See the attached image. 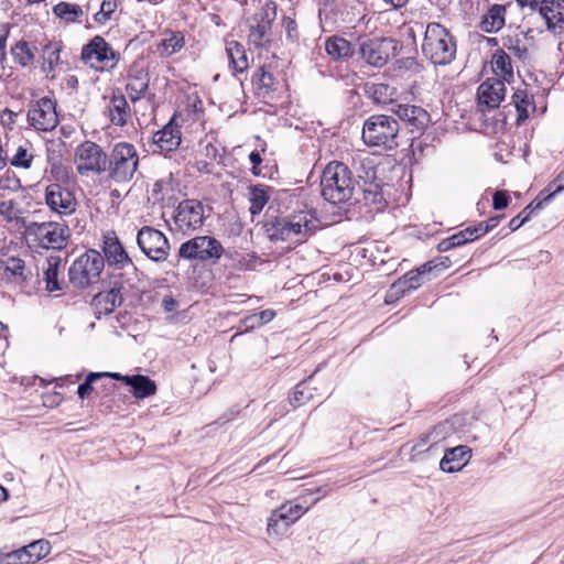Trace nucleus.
<instances>
[{
    "label": "nucleus",
    "mask_w": 564,
    "mask_h": 564,
    "mask_svg": "<svg viewBox=\"0 0 564 564\" xmlns=\"http://www.w3.org/2000/svg\"><path fill=\"white\" fill-rule=\"evenodd\" d=\"M357 181L348 165L339 161L329 162L321 178L322 196L333 205L350 202L356 192Z\"/></svg>",
    "instance_id": "obj_1"
},
{
    "label": "nucleus",
    "mask_w": 564,
    "mask_h": 564,
    "mask_svg": "<svg viewBox=\"0 0 564 564\" xmlns=\"http://www.w3.org/2000/svg\"><path fill=\"white\" fill-rule=\"evenodd\" d=\"M399 132L400 124L393 116L372 115L364 122L361 138L368 147L391 151L400 145Z\"/></svg>",
    "instance_id": "obj_2"
},
{
    "label": "nucleus",
    "mask_w": 564,
    "mask_h": 564,
    "mask_svg": "<svg viewBox=\"0 0 564 564\" xmlns=\"http://www.w3.org/2000/svg\"><path fill=\"white\" fill-rule=\"evenodd\" d=\"M456 40L442 24L431 22L426 25L422 52L434 65H447L456 56Z\"/></svg>",
    "instance_id": "obj_3"
},
{
    "label": "nucleus",
    "mask_w": 564,
    "mask_h": 564,
    "mask_svg": "<svg viewBox=\"0 0 564 564\" xmlns=\"http://www.w3.org/2000/svg\"><path fill=\"white\" fill-rule=\"evenodd\" d=\"M139 166L135 147L128 142H118L108 155V176L116 183L130 182Z\"/></svg>",
    "instance_id": "obj_4"
},
{
    "label": "nucleus",
    "mask_w": 564,
    "mask_h": 564,
    "mask_svg": "<svg viewBox=\"0 0 564 564\" xmlns=\"http://www.w3.org/2000/svg\"><path fill=\"white\" fill-rule=\"evenodd\" d=\"M120 53L101 36L95 35L82 48L80 61L96 72H110L117 67Z\"/></svg>",
    "instance_id": "obj_5"
},
{
    "label": "nucleus",
    "mask_w": 564,
    "mask_h": 564,
    "mask_svg": "<svg viewBox=\"0 0 564 564\" xmlns=\"http://www.w3.org/2000/svg\"><path fill=\"white\" fill-rule=\"evenodd\" d=\"M104 268L105 259L101 253L95 249H89L69 267V282L76 289H86L99 280Z\"/></svg>",
    "instance_id": "obj_6"
},
{
    "label": "nucleus",
    "mask_w": 564,
    "mask_h": 564,
    "mask_svg": "<svg viewBox=\"0 0 564 564\" xmlns=\"http://www.w3.org/2000/svg\"><path fill=\"white\" fill-rule=\"evenodd\" d=\"M224 251L223 245L215 237L196 236L180 246L177 257L187 261L217 263Z\"/></svg>",
    "instance_id": "obj_7"
},
{
    "label": "nucleus",
    "mask_w": 564,
    "mask_h": 564,
    "mask_svg": "<svg viewBox=\"0 0 564 564\" xmlns=\"http://www.w3.org/2000/svg\"><path fill=\"white\" fill-rule=\"evenodd\" d=\"M26 234L33 237L40 247L56 250L66 247L70 236L67 225L55 221L31 223L26 227Z\"/></svg>",
    "instance_id": "obj_8"
},
{
    "label": "nucleus",
    "mask_w": 564,
    "mask_h": 564,
    "mask_svg": "<svg viewBox=\"0 0 564 564\" xmlns=\"http://www.w3.org/2000/svg\"><path fill=\"white\" fill-rule=\"evenodd\" d=\"M74 161L80 175H100L107 171L108 155L99 144L87 140L76 148Z\"/></svg>",
    "instance_id": "obj_9"
},
{
    "label": "nucleus",
    "mask_w": 564,
    "mask_h": 564,
    "mask_svg": "<svg viewBox=\"0 0 564 564\" xmlns=\"http://www.w3.org/2000/svg\"><path fill=\"white\" fill-rule=\"evenodd\" d=\"M140 250L152 261L163 262L170 254V242L165 235L150 226L142 227L137 235Z\"/></svg>",
    "instance_id": "obj_10"
},
{
    "label": "nucleus",
    "mask_w": 564,
    "mask_h": 564,
    "mask_svg": "<svg viewBox=\"0 0 564 564\" xmlns=\"http://www.w3.org/2000/svg\"><path fill=\"white\" fill-rule=\"evenodd\" d=\"M310 506H304L300 500H292L274 509L268 519V532L270 535H281L306 511Z\"/></svg>",
    "instance_id": "obj_11"
},
{
    "label": "nucleus",
    "mask_w": 564,
    "mask_h": 564,
    "mask_svg": "<svg viewBox=\"0 0 564 564\" xmlns=\"http://www.w3.org/2000/svg\"><path fill=\"white\" fill-rule=\"evenodd\" d=\"M175 229L182 234L199 229L204 224V206L197 199L182 200L173 215Z\"/></svg>",
    "instance_id": "obj_12"
},
{
    "label": "nucleus",
    "mask_w": 564,
    "mask_h": 564,
    "mask_svg": "<svg viewBox=\"0 0 564 564\" xmlns=\"http://www.w3.org/2000/svg\"><path fill=\"white\" fill-rule=\"evenodd\" d=\"M28 121L37 131H52L58 124L56 104L47 97L40 98L30 106Z\"/></svg>",
    "instance_id": "obj_13"
},
{
    "label": "nucleus",
    "mask_w": 564,
    "mask_h": 564,
    "mask_svg": "<svg viewBox=\"0 0 564 564\" xmlns=\"http://www.w3.org/2000/svg\"><path fill=\"white\" fill-rule=\"evenodd\" d=\"M45 203L52 212L61 216L72 215L77 207L73 192L58 183H52L46 186Z\"/></svg>",
    "instance_id": "obj_14"
},
{
    "label": "nucleus",
    "mask_w": 564,
    "mask_h": 564,
    "mask_svg": "<svg viewBox=\"0 0 564 564\" xmlns=\"http://www.w3.org/2000/svg\"><path fill=\"white\" fill-rule=\"evenodd\" d=\"M362 166L367 167L366 175H358L357 186L362 193V199L367 205H376L381 209L386 205L382 187L376 180V171L371 160H367V164L362 162Z\"/></svg>",
    "instance_id": "obj_15"
},
{
    "label": "nucleus",
    "mask_w": 564,
    "mask_h": 564,
    "mask_svg": "<svg viewBox=\"0 0 564 564\" xmlns=\"http://www.w3.org/2000/svg\"><path fill=\"white\" fill-rule=\"evenodd\" d=\"M506 94L505 83L498 78H488L480 84L477 90L478 108L486 115L487 111L499 107Z\"/></svg>",
    "instance_id": "obj_16"
},
{
    "label": "nucleus",
    "mask_w": 564,
    "mask_h": 564,
    "mask_svg": "<svg viewBox=\"0 0 564 564\" xmlns=\"http://www.w3.org/2000/svg\"><path fill=\"white\" fill-rule=\"evenodd\" d=\"M392 48H394L392 40L375 37L361 42L359 52L367 64L382 67L388 62Z\"/></svg>",
    "instance_id": "obj_17"
},
{
    "label": "nucleus",
    "mask_w": 564,
    "mask_h": 564,
    "mask_svg": "<svg viewBox=\"0 0 564 564\" xmlns=\"http://www.w3.org/2000/svg\"><path fill=\"white\" fill-rule=\"evenodd\" d=\"M102 238L104 259L107 260L109 268L116 269L133 263L113 230L104 234Z\"/></svg>",
    "instance_id": "obj_18"
},
{
    "label": "nucleus",
    "mask_w": 564,
    "mask_h": 564,
    "mask_svg": "<svg viewBox=\"0 0 564 564\" xmlns=\"http://www.w3.org/2000/svg\"><path fill=\"white\" fill-rule=\"evenodd\" d=\"M139 270L134 263L112 269L108 279V288L123 296L124 293L137 288Z\"/></svg>",
    "instance_id": "obj_19"
},
{
    "label": "nucleus",
    "mask_w": 564,
    "mask_h": 564,
    "mask_svg": "<svg viewBox=\"0 0 564 564\" xmlns=\"http://www.w3.org/2000/svg\"><path fill=\"white\" fill-rule=\"evenodd\" d=\"M256 24L250 26L248 34V42L256 48H269L272 41V21L268 11H264L260 15L254 18Z\"/></svg>",
    "instance_id": "obj_20"
},
{
    "label": "nucleus",
    "mask_w": 564,
    "mask_h": 564,
    "mask_svg": "<svg viewBox=\"0 0 564 564\" xmlns=\"http://www.w3.org/2000/svg\"><path fill=\"white\" fill-rule=\"evenodd\" d=\"M317 218L312 210L291 214V241L303 242L315 230Z\"/></svg>",
    "instance_id": "obj_21"
},
{
    "label": "nucleus",
    "mask_w": 564,
    "mask_h": 564,
    "mask_svg": "<svg viewBox=\"0 0 564 564\" xmlns=\"http://www.w3.org/2000/svg\"><path fill=\"white\" fill-rule=\"evenodd\" d=\"M539 11L550 32L560 34L564 31V0H542Z\"/></svg>",
    "instance_id": "obj_22"
},
{
    "label": "nucleus",
    "mask_w": 564,
    "mask_h": 564,
    "mask_svg": "<svg viewBox=\"0 0 564 564\" xmlns=\"http://www.w3.org/2000/svg\"><path fill=\"white\" fill-rule=\"evenodd\" d=\"M391 111L403 122H405L412 131L422 130L430 120L429 112L420 106L415 105H394Z\"/></svg>",
    "instance_id": "obj_23"
},
{
    "label": "nucleus",
    "mask_w": 564,
    "mask_h": 564,
    "mask_svg": "<svg viewBox=\"0 0 564 564\" xmlns=\"http://www.w3.org/2000/svg\"><path fill=\"white\" fill-rule=\"evenodd\" d=\"M111 379L123 381L126 386L132 389V393L138 399H144L155 393L156 386L153 380L142 375L123 376L118 372L110 375Z\"/></svg>",
    "instance_id": "obj_24"
},
{
    "label": "nucleus",
    "mask_w": 564,
    "mask_h": 564,
    "mask_svg": "<svg viewBox=\"0 0 564 564\" xmlns=\"http://www.w3.org/2000/svg\"><path fill=\"white\" fill-rule=\"evenodd\" d=\"M471 451L465 445L447 448L440 462V468L444 473L459 471L469 460Z\"/></svg>",
    "instance_id": "obj_25"
},
{
    "label": "nucleus",
    "mask_w": 564,
    "mask_h": 564,
    "mask_svg": "<svg viewBox=\"0 0 564 564\" xmlns=\"http://www.w3.org/2000/svg\"><path fill=\"white\" fill-rule=\"evenodd\" d=\"M122 303L123 296L110 288L107 291L97 293L91 300L94 314L97 318L111 314Z\"/></svg>",
    "instance_id": "obj_26"
},
{
    "label": "nucleus",
    "mask_w": 564,
    "mask_h": 564,
    "mask_svg": "<svg viewBox=\"0 0 564 564\" xmlns=\"http://www.w3.org/2000/svg\"><path fill=\"white\" fill-rule=\"evenodd\" d=\"M2 280L8 283L21 285L28 280L25 263L18 257H8L0 261Z\"/></svg>",
    "instance_id": "obj_27"
},
{
    "label": "nucleus",
    "mask_w": 564,
    "mask_h": 564,
    "mask_svg": "<svg viewBox=\"0 0 564 564\" xmlns=\"http://www.w3.org/2000/svg\"><path fill=\"white\" fill-rule=\"evenodd\" d=\"M181 141V130L172 120L153 137V142L159 147L161 152H172L176 150Z\"/></svg>",
    "instance_id": "obj_28"
},
{
    "label": "nucleus",
    "mask_w": 564,
    "mask_h": 564,
    "mask_svg": "<svg viewBox=\"0 0 564 564\" xmlns=\"http://www.w3.org/2000/svg\"><path fill=\"white\" fill-rule=\"evenodd\" d=\"M263 229L271 241H291V215L267 219Z\"/></svg>",
    "instance_id": "obj_29"
},
{
    "label": "nucleus",
    "mask_w": 564,
    "mask_h": 564,
    "mask_svg": "<svg viewBox=\"0 0 564 564\" xmlns=\"http://www.w3.org/2000/svg\"><path fill=\"white\" fill-rule=\"evenodd\" d=\"M506 7L502 4H492L481 17L478 28L485 33H497L506 22Z\"/></svg>",
    "instance_id": "obj_30"
},
{
    "label": "nucleus",
    "mask_w": 564,
    "mask_h": 564,
    "mask_svg": "<svg viewBox=\"0 0 564 564\" xmlns=\"http://www.w3.org/2000/svg\"><path fill=\"white\" fill-rule=\"evenodd\" d=\"M62 264V259L58 256H51L46 259L43 267V280L45 289L48 292L63 290L64 281L58 279V271Z\"/></svg>",
    "instance_id": "obj_31"
},
{
    "label": "nucleus",
    "mask_w": 564,
    "mask_h": 564,
    "mask_svg": "<svg viewBox=\"0 0 564 564\" xmlns=\"http://www.w3.org/2000/svg\"><path fill=\"white\" fill-rule=\"evenodd\" d=\"M126 90L129 98L135 102L140 100L149 88V73L144 69L128 75Z\"/></svg>",
    "instance_id": "obj_32"
},
{
    "label": "nucleus",
    "mask_w": 564,
    "mask_h": 564,
    "mask_svg": "<svg viewBox=\"0 0 564 564\" xmlns=\"http://www.w3.org/2000/svg\"><path fill=\"white\" fill-rule=\"evenodd\" d=\"M325 51L334 61H344L354 55L350 42L339 35H332L326 39Z\"/></svg>",
    "instance_id": "obj_33"
},
{
    "label": "nucleus",
    "mask_w": 564,
    "mask_h": 564,
    "mask_svg": "<svg viewBox=\"0 0 564 564\" xmlns=\"http://www.w3.org/2000/svg\"><path fill=\"white\" fill-rule=\"evenodd\" d=\"M226 54L229 66L237 73H243L249 64L246 50L238 41L231 40L226 42Z\"/></svg>",
    "instance_id": "obj_34"
},
{
    "label": "nucleus",
    "mask_w": 564,
    "mask_h": 564,
    "mask_svg": "<svg viewBox=\"0 0 564 564\" xmlns=\"http://www.w3.org/2000/svg\"><path fill=\"white\" fill-rule=\"evenodd\" d=\"M90 9V3H87L84 9L78 4L62 1L53 7V13L66 22H76L80 21Z\"/></svg>",
    "instance_id": "obj_35"
},
{
    "label": "nucleus",
    "mask_w": 564,
    "mask_h": 564,
    "mask_svg": "<svg viewBox=\"0 0 564 564\" xmlns=\"http://www.w3.org/2000/svg\"><path fill=\"white\" fill-rule=\"evenodd\" d=\"M110 121L119 127L127 123L130 107L126 97L121 94H113L108 106Z\"/></svg>",
    "instance_id": "obj_36"
},
{
    "label": "nucleus",
    "mask_w": 564,
    "mask_h": 564,
    "mask_svg": "<svg viewBox=\"0 0 564 564\" xmlns=\"http://www.w3.org/2000/svg\"><path fill=\"white\" fill-rule=\"evenodd\" d=\"M365 91L377 105L392 104L397 93L394 87L383 83L367 85Z\"/></svg>",
    "instance_id": "obj_37"
},
{
    "label": "nucleus",
    "mask_w": 564,
    "mask_h": 564,
    "mask_svg": "<svg viewBox=\"0 0 564 564\" xmlns=\"http://www.w3.org/2000/svg\"><path fill=\"white\" fill-rule=\"evenodd\" d=\"M271 188L267 185H251L249 187V210L251 215H258L262 212L270 199Z\"/></svg>",
    "instance_id": "obj_38"
},
{
    "label": "nucleus",
    "mask_w": 564,
    "mask_h": 564,
    "mask_svg": "<svg viewBox=\"0 0 564 564\" xmlns=\"http://www.w3.org/2000/svg\"><path fill=\"white\" fill-rule=\"evenodd\" d=\"M251 83L259 97H267L274 89V77L264 66L256 70L252 75Z\"/></svg>",
    "instance_id": "obj_39"
},
{
    "label": "nucleus",
    "mask_w": 564,
    "mask_h": 564,
    "mask_svg": "<svg viewBox=\"0 0 564 564\" xmlns=\"http://www.w3.org/2000/svg\"><path fill=\"white\" fill-rule=\"evenodd\" d=\"M185 46V37L181 32H170L169 36L158 44V52L161 56L170 57L178 53Z\"/></svg>",
    "instance_id": "obj_40"
},
{
    "label": "nucleus",
    "mask_w": 564,
    "mask_h": 564,
    "mask_svg": "<svg viewBox=\"0 0 564 564\" xmlns=\"http://www.w3.org/2000/svg\"><path fill=\"white\" fill-rule=\"evenodd\" d=\"M36 47L26 41H19L11 47L13 61L21 67L30 66L35 58Z\"/></svg>",
    "instance_id": "obj_41"
},
{
    "label": "nucleus",
    "mask_w": 564,
    "mask_h": 564,
    "mask_svg": "<svg viewBox=\"0 0 564 564\" xmlns=\"http://www.w3.org/2000/svg\"><path fill=\"white\" fill-rule=\"evenodd\" d=\"M492 69L497 75L509 80L513 77V68L510 56L503 50H497L491 61Z\"/></svg>",
    "instance_id": "obj_42"
},
{
    "label": "nucleus",
    "mask_w": 564,
    "mask_h": 564,
    "mask_svg": "<svg viewBox=\"0 0 564 564\" xmlns=\"http://www.w3.org/2000/svg\"><path fill=\"white\" fill-rule=\"evenodd\" d=\"M512 101L518 112V121L528 119L530 110H534L532 99L525 89H518L512 95Z\"/></svg>",
    "instance_id": "obj_43"
},
{
    "label": "nucleus",
    "mask_w": 564,
    "mask_h": 564,
    "mask_svg": "<svg viewBox=\"0 0 564 564\" xmlns=\"http://www.w3.org/2000/svg\"><path fill=\"white\" fill-rule=\"evenodd\" d=\"M62 52V43L61 42H51L44 46L43 50V70L46 73H52L55 70L57 65L59 64Z\"/></svg>",
    "instance_id": "obj_44"
},
{
    "label": "nucleus",
    "mask_w": 564,
    "mask_h": 564,
    "mask_svg": "<svg viewBox=\"0 0 564 564\" xmlns=\"http://www.w3.org/2000/svg\"><path fill=\"white\" fill-rule=\"evenodd\" d=\"M564 189V170L561 171L557 176L549 183V185L542 189L538 196L539 202L536 208H542L545 203H549L556 194Z\"/></svg>",
    "instance_id": "obj_45"
},
{
    "label": "nucleus",
    "mask_w": 564,
    "mask_h": 564,
    "mask_svg": "<svg viewBox=\"0 0 564 564\" xmlns=\"http://www.w3.org/2000/svg\"><path fill=\"white\" fill-rule=\"evenodd\" d=\"M25 555L30 557V564H34L51 553V544L46 540H36L30 544L22 546Z\"/></svg>",
    "instance_id": "obj_46"
},
{
    "label": "nucleus",
    "mask_w": 564,
    "mask_h": 564,
    "mask_svg": "<svg viewBox=\"0 0 564 564\" xmlns=\"http://www.w3.org/2000/svg\"><path fill=\"white\" fill-rule=\"evenodd\" d=\"M435 268H437L435 261H427L426 263L421 265L416 271H410L406 274H404L409 283L408 288H411V290H416L423 283V276L425 274L432 273Z\"/></svg>",
    "instance_id": "obj_47"
},
{
    "label": "nucleus",
    "mask_w": 564,
    "mask_h": 564,
    "mask_svg": "<svg viewBox=\"0 0 564 564\" xmlns=\"http://www.w3.org/2000/svg\"><path fill=\"white\" fill-rule=\"evenodd\" d=\"M455 432L454 423L451 421H443L438 424H436L431 431H429L427 438L432 441V444H434L436 447L437 445L449 437Z\"/></svg>",
    "instance_id": "obj_48"
},
{
    "label": "nucleus",
    "mask_w": 564,
    "mask_h": 564,
    "mask_svg": "<svg viewBox=\"0 0 564 564\" xmlns=\"http://www.w3.org/2000/svg\"><path fill=\"white\" fill-rule=\"evenodd\" d=\"M437 448L432 441L427 438V434H423L411 447L410 462L415 463L425 454L435 452Z\"/></svg>",
    "instance_id": "obj_49"
},
{
    "label": "nucleus",
    "mask_w": 564,
    "mask_h": 564,
    "mask_svg": "<svg viewBox=\"0 0 564 564\" xmlns=\"http://www.w3.org/2000/svg\"><path fill=\"white\" fill-rule=\"evenodd\" d=\"M314 397L313 388L311 387V379L304 380L300 382L293 392L292 399H290V403L294 406H301L312 400Z\"/></svg>",
    "instance_id": "obj_50"
},
{
    "label": "nucleus",
    "mask_w": 564,
    "mask_h": 564,
    "mask_svg": "<svg viewBox=\"0 0 564 564\" xmlns=\"http://www.w3.org/2000/svg\"><path fill=\"white\" fill-rule=\"evenodd\" d=\"M113 372H89L86 378H85V381L83 383H80L78 386V389H77V394L78 397L84 400L85 398H87L94 390V382H96L97 380L101 379V378H110V375H112Z\"/></svg>",
    "instance_id": "obj_51"
},
{
    "label": "nucleus",
    "mask_w": 564,
    "mask_h": 564,
    "mask_svg": "<svg viewBox=\"0 0 564 564\" xmlns=\"http://www.w3.org/2000/svg\"><path fill=\"white\" fill-rule=\"evenodd\" d=\"M118 7V0H102L99 4V11L94 14L95 22L105 24L111 19L112 13Z\"/></svg>",
    "instance_id": "obj_52"
},
{
    "label": "nucleus",
    "mask_w": 564,
    "mask_h": 564,
    "mask_svg": "<svg viewBox=\"0 0 564 564\" xmlns=\"http://www.w3.org/2000/svg\"><path fill=\"white\" fill-rule=\"evenodd\" d=\"M0 564H30V557L25 555L23 547L13 551H1Z\"/></svg>",
    "instance_id": "obj_53"
},
{
    "label": "nucleus",
    "mask_w": 564,
    "mask_h": 564,
    "mask_svg": "<svg viewBox=\"0 0 564 564\" xmlns=\"http://www.w3.org/2000/svg\"><path fill=\"white\" fill-rule=\"evenodd\" d=\"M539 199L540 198H536L533 202H531L527 207H524L517 216H514L509 221V229L511 231L518 230L522 225H524L530 219L533 210L538 209L535 206Z\"/></svg>",
    "instance_id": "obj_54"
},
{
    "label": "nucleus",
    "mask_w": 564,
    "mask_h": 564,
    "mask_svg": "<svg viewBox=\"0 0 564 564\" xmlns=\"http://www.w3.org/2000/svg\"><path fill=\"white\" fill-rule=\"evenodd\" d=\"M275 316V312L273 310H263L259 314H254L245 318V324L247 327H256L262 326L269 322H271Z\"/></svg>",
    "instance_id": "obj_55"
},
{
    "label": "nucleus",
    "mask_w": 564,
    "mask_h": 564,
    "mask_svg": "<svg viewBox=\"0 0 564 564\" xmlns=\"http://www.w3.org/2000/svg\"><path fill=\"white\" fill-rule=\"evenodd\" d=\"M33 155L28 152L23 147H19L15 154L12 156L10 163L12 166L30 169L32 165Z\"/></svg>",
    "instance_id": "obj_56"
},
{
    "label": "nucleus",
    "mask_w": 564,
    "mask_h": 564,
    "mask_svg": "<svg viewBox=\"0 0 564 564\" xmlns=\"http://www.w3.org/2000/svg\"><path fill=\"white\" fill-rule=\"evenodd\" d=\"M408 286H409V283L406 281L405 276L403 275L402 278L397 280L391 285L388 296L395 297V299L404 296L406 293L412 291L411 288H408Z\"/></svg>",
    "instance_id": "obj_57"
},
{
    "label": "nucleus",
    "mask_w": 564,
    "mask_h": 564,
    "mask_svg": "<svg viewBox=\"0 0 564 564\" xmlns=\"http://www.w3.org/2000/svg\"><path fill=\"white\" fill-rule=\"evenodd\" d=\"M510 44L505 46L508 47V50L519 59L524 61L528 57V48L524 45H521L520 39H509Z\"/></svg>",
    "instance_id": "obj_58"
},
{
    "label": "nucleus",
    "mask_w": 564,
    "mask_h": 564,
    "mask_svg": "<svg viewBox=\"0 0 564 564\" xmlns=\"http://www.w3.org/2000/svg\"><path fill=\"white\" fill-rule=\"evenodd\" d=\"M0 215L8 221L17 218V207L13 200H3L0 203Z\"/></svg>",
    "instance_id": "obj_59"
},
{
    "label": "nucleus",
    "mask_w": 564,
    "mask_h": 564,
    "mask_svg": "<svg viewBox=\"0 0 564 564\" xmlns=\"http://www.w3.org/2000/svg\"><path fill=\"white\" fill-rule=\"evenodd\" d=\"M21 182L15 176L4 175L0 177V188L8 189L10 192H18L21 189Z\"/></svg>",
    "instance_id": "obj_60"
},
{
    "label": "nucleus",
    "mask_w": 564,
    "mask_h": 564,
    "mask_svg": "<svg viewBox=\"0 0 564 564\" xmlns=\"http://www.w3.org/2000/svg\"><path fill=\"white\" fill-rule=\"evenodd\" d=\"M510 198L506 191H497L492 197V207L496 210H502L508 207Z\"/></svg>",
    "instance_id": "obj_61"
},
{
    "label": "nucleus",
    "mask_w": 564,
    "mask_h": 564,
    "mask_svg": "<svg viewBox=\"0 0 564 564\" xmlns=\"http://www.w3.org/2000/svg\"><path fill=\"white\" fill-rule=\"evenodd\" d=\"M282 25L285 29L286 37L289 40L294 41L297 39V26L295 20L290 17H284Z\"/></svg>",
    "instance_id": "obj_62"
},
{
    "label": "nucleus",
    "mask_w": 564,
    "mask_h": 564,
    "mask_svg": "<svg viewBox=\"0 0 564 564\" xmlns=\"http://www.w3.org/2000/svg\"><path fill=\"white\" fill-rule=\"evenodd\" d=\"M471 235L473 231H470L469 227H467L466 229L460 230L457 234H454L452 237L453 241L457 242V247H460L467 242L474 241Z\"/></svg>",
    "instance_id": "obj_63"
},
{
    "label": "nucleus",
    "mask_w": 564,
    "mask_h": 564,
    "mask_svg": "<svg viewBox=\"0 0 564 564\" xmlns=\"http://www.w3.org/2000/svg\"><path fill=\"white\" fill-rule=\"evenodd\" d=\"M249 160L252 164V174L253 175H260V171H259V165L262 163V158L260 155V153L258 151H252L250 154H249Z\"/></svg>",
    "instance_id": "obj_64"
}]
</instances>
